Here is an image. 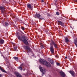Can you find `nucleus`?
<instances>
[{
  "mask_svg": "<svg viewBox=\"0 0 77 77\" xmlns=\"http://www.w3.org/2000/svg\"><path fill=\"white\" fill-rule=\"evenodd\" d=\"M35 18H39V19H40L41 20H44L43 17L39 14H35Z\"/></svg>",
  "mask_w": 77,
  "mask_h": 77,
  "instance_id": "obj_2",
  "label": "nucleus"
},
{
  "mask_svg": "<svg viewBox=\"0 0 77 77\" xmlns=\"http://www.w3.org/2000/svg\"><path fill=\"white\" fill-rule=\"evenodd\" d=\"M21 29H22V30H24L25 29V28L24 27H22Z\"/></svg>",
  "mask_w": 77,
  "mask_h": 77,
  "instance_id": "obj_25",
  "label": "nucleus"
},
{
  "mask_svg": "<svg viewBox=\"0 0 77 77\" xmlns=\"http://www.w3.org/2000/svg\"><path fill=\"white\" fill-rule=\"evenodd\" d=\"M14 74H15L17 77H22V76L17 72H15Z\"/></svg>",
  "mask_w": 77,
  "mask_h": 77,
  "instance_id": "obj_7",
  "label": "nucleus"
},
{
  "mask_svg": "<svg viewBox=\"0 0 77 77\" xmlns=\"http://www.w3.org/2000/svg\"><path fill=\"white\" fill-rule=\"evenodd\" d=\"M76 45V47L77 48V44L76 45Z\"/></svg>",
  "mask_w": 77,
  "mask_h": 77,
  "instance_id": "obj_30",
  "label": "nucleus"
},
{
  "mask_svg": "<svg viewBox=\"0 0 77 77\" xmlns=\"http://www.w3.org/2000/svg\"><path fill=\"white\" fill-rule=\"evenodd\" d=\"M53 45L55 48H57V44H56L54 42H52L51 43V47H53Z\"/></svg>",
  "mask_w": 77,
  "mask_h": 77,
  "instance_id": "obj_5",
  "label": "nucleus"
},
{
  "mask_svg": "<svg viewBox=\"0 0 77 77\" xmlns=\"http://www.w3.org/2000/svg\"><path fill=\"white\" fill-rule=\"evenodd\" d=\"M23 65H24V64H22L20 65V66L18 67V68L20 69V70H21V71H22V70H23V68H22V67H21Z\"/></svg>",
  "mask_w": 77,
  "mask_h": 77,
  "instance_id": "obj_16",
  "label": "nucleus"
},
{
  "mask_svg": "<svg viewBox=\"0 0 77 77\" xmlns=\"http://www.w3.org/2000/svg\"><path fill=\"white\" fill-rule=\"evenodd\" d=\"M74 43L75 45L77 44V40H76L74 41Z\"/></svg>",
  "mask_w": 77,
  "mask_h": 77,
  "instance_id": "obj_19",
  "label": "nucleus"
},
{
  "mask_svg": "<svg viewBox=\"0 0 77 77\" xmlns=\"http://www.w3.org/2000/svg\"><path fill=\"white\" fill-rule=\"evenodd\" d=\"M45 61H46L44 60V59H41L40 60H39L40 62H41V63H42L43 64V65L45 64Z\"/></svg>",
  "mask_w": 77,
  "mask_h": 77,
  "instance_id": "obj_10",
  "label": "nucleus"
},
{
  "mask_svg": "<svg viewBox=\"0 0 77 77\" xmlns=\"http://www.w3.org/2000/svg\"><path fill=\"white\" fill-rule=\"evenodd\" d=\"M57 57V56H56V57Z\"/></svg>",
  "mask_w": 77,
  "mask_h": 77,
  "instance_id": "obj_33",
  "label": "nucleus"
},
{
  "mask_svg": "<svg viewBox=\"0 0 77 77\" xmlns=\"http://www.w3.org/2000/svg\"><path fill=\"white\" fill-rule=\"evenodd\" d=\"M39 68L40 69V71L42 72V74H45V70L42 68V67L41 66H39Z\"/></svg>",
  "mask_w": 77,
  "mask_h": 77,
  "instance_id": "obj_4",
  "label": "nucleus"
},
{
  "mask_svg": "<svg viewBox=\"0 0 77 77\" xmlns=\"http://www.w3.org/2000/svg\"><path fill=\"white\" fill-rule=\"evenodd\" d=\"M58 22L59 23V24H60L61 25H62V22H61V21H58Z\"/></svg>",
  "mask_w": 77,
  "mask_h": 77,
  "instance_id": "obj_22",
  "label": "nucleus"
},
{
  "mask_svg": "<svg viewBox=\"0 0 77 77\" xmlns=\"http://www.w3.org/2000/svg\"><path fill=\"white\" fill-rule=\"evenodd\" d=\"M48 61L49 62L51 63V64H54V61H53V60L52 59H51L50 58H49L48 59Z\"/></svg>",
  "mask_w": 77,
  "mask_h": 77,
  "instance_id": "obj_9",
  "label": "nucleus"
},
{
  "mask_svg": "<svg viewBox=\"0 0 77 77\" xmlns=\"http://www.w3.org/2000/svg\"><path fill=\"white\" fill-rule=\"evenodd\" d=\"M2 75H3L0 74V77H3L2 76Z\"/></svg>",
  "mask_w": 77,
  "mask_h": 77,
  "instance_id": "obj_26",
  "label": "nucleus"
},
{
  "mask_svg": "<svg viewBox=\"0 0 77 77\" xmlns=\"http://www.w3.org/2000/svg\"><path fill=\"white\" fill-rule=\"evenodd\" d=\"M56 14L57 15H59V12H57L56 13Z\"/></svg>",
  "mask_w": 77,
  "mask_h": 77,
  "instance_id": "obj_23",
  "label": "nucleus"
},
{
  "mask_svg": "<svg viewBox=\"0 0 77 77\" xmlns=\"http://www.w3.org/2000/svg\"><path fill=\"white\" fill-rule=\"evenodd\" d=\"M14 48H15V49H16V48H17V47H15Z\"/></svg>",
  "mask_w": 77,
  "mask_h": 77,
  "instance_id": "obj_32",
  "label": "nucleus"
},
{
  "mask_svg": "<svg viewBox=\"0 0 77 77\" xmlns=\"http://www.w3.org/2000/svg\"><path fill=\"white\" fill-rule=\"evenodd\" d=\"M1 71H2V72H6L5 70L3 69H1Z\"/></svg>",
  "mask_w": 77,
  "mask_h": 77,
  "instance_id": "obj_20",
  "label": "nucleus"
},
{
  "mask_svg": "<svg viewBox=\"0 0 77 77\" xmlns=\"http://www.w3.org/2000/svg\"><path fill=\"white\" fill-rule=\"evenodd\" d=\"M25 70H26V69H23V71H25Z\"/></svg>",
  "mask_w": 77,
  "mask_h": 77,
  "instance_id": "obj_31",
  "label": "nucleus"
},
{
  "mask_svg": "<svg viewBox=\"0 0 77 77\" xmlns=\"http://www.w3.org/2000/svg\"><path fill=\"white\" fill-rule=\"evenodd\" d=\"M69 72V73H70L71 75H72L73 77H74V76H75V75H74V71H70Z\"/></svg>",
  "mask_w": 77,
  "mask_h": 77,
  "instance_id": "obj_11",
  "label": "nucleus"
},
{
  "mask_svg": "<svg viewBox=\"0 0 77 77\" xmlns=\"http://www.w3.org/2000/svg\"><path fill=\"white\" fill-rule=\"evenodd\" d=\"M18 39L21 41H23L25 44H27L28 42L26 39H27V37L26 35H24L21 37L20 35L17 36Z\"/></svg>",
  "mask_w": 77,
  "mask_h": 77,
  "instance_id": "obj_1",
  "label": "nucleus"
},
{
  "mask_svg": "<svg viewBox=\"0 0 77 77\" xmlns=\"http://www.w3.org/2000/svg\"><path fill=\"white\" fill-rule=\"evenodd\" d=\"M5 25H6V26H8L9 24L8 23V22H6L5 23Z\"/></svg>",
  "mask_w": 77,
  "mask_h": 77,
  "instance_id": "obj_21",
  "label": "nucleus"
},
{
  "mask_svg": "<svg viewBox=\"0 0 77 77\" xmlns=\"http://www.w3.org/2000/svg\"><path fill=\"white\" fill-rule=\"evenodd\" d=\"M0 69L1 70V69H2V68H1V66H0Z\"/></svg>",
  "mask_w": 77,
  "mask_h": 77,
  "instance_id": "obj_27",
  "label": "nucleus"
},
{
  "mask_svg": "<svg viewBox=\"0 0 77 77\" xmlns=\"http://www.w3.org/2000/svg\"><path fill=\"white\" fill-rule=\"evenodd\" d=\"M25 49L26 50L28 51V52H32V49L30 48L28 46H25L24 47Z\"/></svg>",
  "mask_w": 77,
  "mask_h": 77,
  "instance_id": "obj_3",
  "label": "nucleus"
},
{
  "mask_svg": "<svg viewBox=\"0 0 77 77\" xmlns=\"http://www.w3.org/2000/svg\"><path fill=\"white\" fill-rule=\"evenodd\" d=\"M41 2H44V0H42L41 1Z\"/></svg>",
  "mask_w": 77,
  "mask_h": 77,
  "instance_id": "obj_29",
  "label": "nucleus"
},
{
  "mask_svg": "<svg viewBox=\"0 0 77 77\" xmlns=\"http://www.w3.org/2000/svg\"><path fill=\"white\" fill-rule=\"evenodd\" d=\"M56 65H57V66H59V65H60V63H57Z\"/></svg>",
  "mask_w": 77,
  "mask_h": 77,
  "instance_id": "obj_24",
  "label": "nucleus"
},
{
  "mask_svg": "<svg viewBox=\"0 0 77 77\" xmlns=\"http://www.w3.org/2000/svg\"><path fill=\"white\" fill-rule=\"evenodd\" d=\"M14 59H15V60H18V58L17 57H14Z\"/></svg>",
  "mask_w": 77,
  "mask_h": 77,
  "instance_id": "obj_18",
  "label": "nucleus"
},
{
  "mask_svg": "<svg viewBox=\"0 0 77 77\" xmlns=\"http://www.w3.org/2000/svg\"><path fill=\"white\" fill-rule=\"evenodd\" d=\"M4 40L2 39L0 40V44H4Z\"/></svg>",
  "mask_w": 77,
  "mask_h": 77,
  "instance_id": "obj_17",
  "label": "nucleus"
},
{
  "mask_svg": "<svg viewBox=\"0 0 77 77\" xmlns=\"http://www.w3.org/2000/svg\"><path fill=\"white\" fill-rule=\"evenodd\" d=\"M27 6V8L31 9V10L32 9V5H31L30 4H28Z\"/></svg>",
  "mask_w": 77,
  "mask_h": 77,
  "instance_id": "obj_13",
  "label": "nucleus"
},
{
  "mask_svg": "<svg viewBox=\"0 0 77 77\" xmlns=\"http://www.w3.org/2000/svg\"><path fill=\"white\" fill-rule=\"evenodd\" d=\"M67 57H65V59H67Z\"/></svg>",
  "mask_w": 77,
  "mask_h": 77,
  "instance_id": "obj_28",
  "label": "nucleus"
},
{
  "mask_svg": "<svg viewBox=\"0 0 77 77\" xmlns=\"http://www.w3.org/2000/svg\"><path fill=\"white\" fill-rule=\"evenodd\" d=\"M44 65H46L47 67H50L51 66V64L50 63L48 62L47 61H45V64H44Z\"/></svg>",
  "mask_w": 77,
  "mask_h": 77,
  "instance_id": "obj_6",
  "label": "nucleus"
},
{
  "mask_svg": "<svg viewBox=\"0 0 77 77\" xmlns=\"http://www.w3.org/2000/svg\"><path fill=\"white\" fill-rule=\"evenodd\" d=\"M65 42H69V39L67 37H65Z\"/></svg>",
  "mask_w": 77,
  "mask_h": 77,
  "instance_id": "obj_15",
  "label": "nucleus"
},
{
  "mask_svg": "<svg viewBox=\"0 0 77 77\" xmlns=\"http://www.w3.org/2000/svg\"><path fill=\"white\" fill-rule=\"evenodd\" d=\"M50 51L53 54L54 53V48H53V46H51L50 48Z\"/></svg>",
  "mask_w": 77,
  "mask_h": 77,
  "instance_id": "obj_14",
  "label": "nucleus"
},
{
  "mask_svg": "<svg viewBox=\"0 0 77 77\" xmlns=\"http://www.w3.org/2000/svg\"><path fill=\"white\" fill-rule=\"evenodd\" d=\"M0 9H1V11L4 14V13L5 12V8H4L2 6H1L0 7Z\"/></svg>",
  "mask_w": 77,
  "mask_h": 77,
  "instance_id": "obj_8",
  "label": "nucleus"
},
{
  "mask_svg": "<svg viewBox=\"0 0 77 77\" xmlns=\"http://www.w3.org/2000/svg\"><path fill=\"white\" fill-rule=\"evenodd\" d=\"M60 74L62 77H65L66 75H65V74L63 72H60Z\"/></svg>",
  "mask_w": 77,
  "mask_h": 77,
  "instance_id": "obj_12",
  "label": "nucleus"
}]
</instances>
